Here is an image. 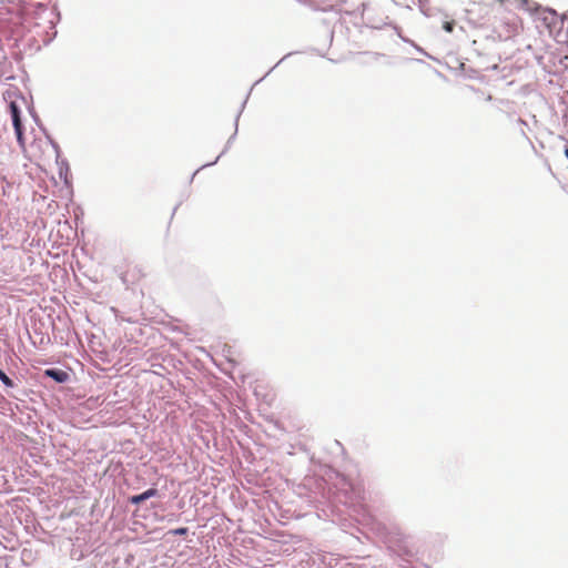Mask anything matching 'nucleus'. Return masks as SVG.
Listing matches in <instances>:
<instances>
[{"mask_svg": "<svg viewBox=\"0 0 568 568\" xmlns=\"http://www.w3.org/2000/svg\"><path fill=\"white\" fill-rule=\"evenodd\" d=\"M156 494H158V490L155 488H150L140 495L132 496L130 498V503L134 504V505H139V504L143 503L144 500L156 496Z\"/></svg>", "mask_w": 568, "mask_h": 568, "instance_id": "2", "label": "nucleus"}, {"mask_svg": "<svg viewBox=\"0 0 568 568\" xmlns=\"http://www.w3.org/2000/svg\"><path fill=\"white\" fill-rule=\"evenodd\" d=\"M454 27H455V22L454 21H446L444 22L443 24V29L446 31V32H452L454 30Z\"/></svg>", "mask_w": 568, "mask_h": 568, "instance_id": "5", "label": "nucleus"}, {"mask_svg": "<svg viewBox=\"0 0 568 568\" xmlns=\"http://www.w3.org/2000/svg\"><path fill=\"white\" fill-rule=\"evenodd\" d=\"M9 112L12 119V124L14 128V132L17 135L18 143L21 148L24 146V136H23V129H22V122H21V111L18 106L17 102L11 101L9 103Z\"/></svg>", "mask_w": 568, "mask_h": 568, "instance_id": "1", "label": "nucleus"}, {"mask_svg": "<svg viewBox=\"0 0 568 568\" xmlns=\"http://www.w3.org/2000/svg\"><path fill=\"white\" fill-rule=\"evenodd\" d=\"M0 379L7 386H12V381L0 369Z\"/></svg>", "mask_w": 568, "mask_h": 568, "instance_id": "4", "label": "nucleus"}, {"mask_svg": "<svg viewBox=\"0 0 568 568\" xmlns=\"http://www.w3.org/2000/svg\"><path fill=\"white\" fill-rule=\"evenodd\" d=\"M172 532L174 535H185L187 532V528H185V527L176 528Z\"/></svg>", "mask_w": 568, "mask_h": 568, "instance_id": "6", "label": "nucleus"}, {"mask_svg": "<svg viewBox=\"0 0 568 568\" xmlns=\"http://www.w3.org/2000/svg\"><path fill=\"white\" fill-rule=\"evenodd\" d=\"M565 155H566V156H567V159H568V146H567V148H566V150H565Z\"/></svg>", "mask_w": 568, "mask_h": 568, "instance_id": "8", "label": "nucleus"}, {"mask_svg": "<svg viewBox=\"0 0 568 568\" xmlns=\"http://www.w3.org/2000/svg\"><path fill=\"white\" fill-rule=\"evenodd\" d=\"M63 229L68 230V231H71V227L68 225V223H64L63 224Z\"/></svg>", "mask_w": 568, "mask_h": 568, "instance_id": "7", "label": "nucleus"}, {"mask_svg": "<svg viewBox=\"0 0 568 568\" xmlns=\"http://www.w3.org/2000/svg\"><path fill=\"white\" fill-rule=\"evenodd\" d=\"M45 375L58 383H64L69 377L68 373L61 369H47Z\"/></svg>", "mask_w": 568, "mask_h": 568, "instance_id": "3", "label": "nucleus"}]
</instances>
